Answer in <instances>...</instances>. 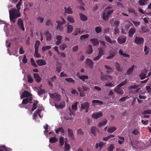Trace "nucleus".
I'll use <instances>...</instances> for the list:
<instances>
[{
  "label": "nucleus",
  "mask_w": 151,
  "mask_h": 151,
  "mask_svg": "<svg viewBox=\"0 0 151 151\" xmlns=\"http://www.w3.org/2000/svg\"><path fill=\"white\" fill-rule=\"evenodd\" d=\"M36 63L40 66L45 65L46 64L45 60L43 59L38 60L36 61Z\"/></svg>",
  "instance_id": "nucleus-19"
},
{
  "label": "nucleus",
  "mask_w": 151,
  "mask_h": 151,
  "mask_svg": "<svg viewBox=\"0 0 151 151\" xmlns=\"http://www.w3.org/2000/svg\"><path fill=\"white\" fill-rule=\"evenodd\" d=\"M115 64L116 69L117 71L119 72H122V69L120 67L119 64L117 62H116Z\"/></svg>",
  "instance_id": "nucleus-44"
},
{
  "label": "nucleus",
  "mask_w": 151,
  "mask_h": 151,
  "mask_svg": "<svg viewBox=\"0 0 151 151\" xmlns=\"http://www.w3.org/2000/svg\"><path fill=\"white\" fill-rule=\"evenodd\" d=\"M119 53L121 55H122L123 56V57H127V58H129L130 57V56L129 55H127L126 54L124 53L121 50H119Z\"/></svg>",
  "instance_id": "nucleus-48"
},
{
  "label": "nucleus",
  "mask_w": 151,
  "mask_h": 151,
  "mask_svg": "<svg viewBox=\"0 0 151 151\" xmlns=\"http://www.w3.org/2000/svg\"><path fill=\"white\" fill-rule=\"evenodd\" d=\"M65 105V103L64 102H61L58 105L56 104H55V106L58 109L63 108Z\"/></svg>",
  "instance_id": "nucleus-16"
},
{
  "label": "nucleus",
  "mask_w": 151,
  "mask_h": 151,
  "mask_svg": "<svg viewBox=\"0 0 151 151\" xmlns=\"http://www.w3.org/2000/svg\"><path fill=\"white\" fill-rule=\"evenodd\" d=\"M67 20L70 23L74 22L75 21L73 17L71 15H69L67 17Z\"/></svg>",
  "instance_id": "nucleus-39"
},
{
  "label": "nucleus",
  "mask_w": 151,
  "mask_h": 151,
  "mask_svg": "<svg viewBox=\"0 0 151 151\" xmlns=\"http://www.w3.org/2000/svg\"><path fill=\"white\" fill-rule=\"evenodd\" d=\"M38 101H35L33 103L32 105V108L31 110V111H32L37 108V104Z\"/></svg>",
  "instance_id": "nucleus-34"
},
{
  "label": "nucleus",
  "mask_w": 151,
  "mask_h": 151,
  "mask_svg": "<svg viewBox=\"0 0 151 151\" xmlns=\"http://www.w3.org/2000/svg\"><path fill=\"white\" fill-rule=\"evenodd\" d=\"M67 33H71L73 30V27L71 25H68L67 26Z\"/></svg>",
  "instance_id": "nucleus-29"
},
{
  "label": "nucleus",
  "mask_w": 151,
  "mask_h": 151,
  "mask_svg": "<svg viewBox=\"0 0 151 151\" xmlns=\"http://www.w3.org/2000/svg\"><path fill=\"white\" fill-rule=\"evenodd\" d=\"M135 32V29L134 28H130L129 32V36L130 37H132Z\"/></svg>",
  "instance_id": "nucleus-27"
},
{
  "label": "nucleus",
  "mask_w": 151,
  "mask_h": 151,
  "mask_svg": "<svg viewBox=\"0 0 151 151\" xmlns=\"http://www.w3.org/2000/svg\"><path fill=\"white\" fill-rule=\"evenodd\" d=\"M119 22L118 21H114L113 19H111L110 21V23L112 26H115V27H118Z\"/></svg>",
  "instance_id": "nucleus-14"
},
{
  "label": "nucleus",
  "mask_w": 151,
  "mask_h": 151,
  "mask_svg": "<svg viewBox=\"0 0 151 151\" xmlns=\"http://www.w3.org/2000/svg\"><path fill=\"white\" fill-rule=\"evenodd\" d=\"M85 62L87 66L91 68H93V63L90 59L88 58H87Z\"/></svg>",
  "instance_id": "nucleus-12"
},
{
  "label": "nucleus",
  "mask_w": 151,
  "mask_h": 151,
  "mask_svg": "<svg viewBox=\"0 0 151 151\" xmlns=\"http://www.w3.org/2000/svg\"><path fill=\"white\" fill-rule=\"evenodd\" d=\"M38 48H35V56L36 57H40L41 56L40 54L38 53Z\"/></svg>",
  "instance_id": "nucleus-49"
},
{
  "label": "nucleus",
  "mask_w": 151,
  "mask_h": 151,
  "mask_svg": "<svg viewBox=\"0 0 151 151\" xmlns=\"http://www.w3.org/2000/svg\"><path fill=\"white\" fill-rule=\"evenodd\" d=\"M89 36V35L88 34L83 35L80 36V39L81 40H84L88 39Z\"/></svg>",
  "instance_id": "nucleus-28"
},
{
  "label": "nucleus",
  "mask_w": 151,
  "mask_h": 151,
  "mask_svg": "<svg viewBox=\"0 0 151 151\" xmlns=\"http://www.w3.org/2000/svg\"><path fill=\"white\" fill-rule=\"evenodd\" d=\"M115 55V53L113 52L111 53L109 56L106 57V59H110L114 57Z\"/></svg>",
  "instance_id": "nucleus-57"
},
{
  "label": "nucleus",
  "mask_w": 151,
  "mask_h": 151,
  "mask_svg": "<svg viewBox=\"0 0 151 151\" xmlns=\"http://www.w3.org/2000/svg\"><path fill=\"white\" fill-rule=\"evenodd\" d=\"M68 136L72 138H73L74 137V135L72 130L68 128Z\"/></svg>",
  "instance_id": "nucleus-33"
},
{
  "label": "nucleus",
  "mask_w": 151,
  "mask_h": 151,
  "mask_svg": "<svg viewBox=\"0 0 151 151\" xmlns=\"http://www.w3.org/2000/svg\"><path fill=\"white\" fill-rule=\"evenodd\" d=\"M62 22H61L59 21L56 22V23L58 24V25L57 27V29L60 31H62L63 28L62 27V25L65 23V21L63 18L62 19Z\"/></svg>",
  "instance_id": "nucleus-8"
},
{
  "label": "nucleus",
  "mask_w": 151,
  "mask_h": 151,
  "mask_svg": "<svg viewBox=\"0 0 151 151\" xmlns=\"http://www.w3.org/2000/svg\"><path fill=\"white\" fill-rule=\"evenodd\" d=\"M62 38V37L60 35H58L56 36V39L57 41L56 42L57 45H59L61 43V40Z\"/></svg>",
  "instance_id": "nucleus-26"
},
{
  "label": "nucleus",
  "mask_w": 151,
  "mask_h": 151,
  "mask_svg": "<svg viewBox=\"0 0 151 151\" xmlns=\"http://www.w3.org/2000/svg\"><path fill=\"white\" fill-rule=\"evenodd\" d=\"M31 94L28 91H25L22 93L21 96V98L22 99L24 98H26L30 96Z\"/></svg>",
  "instance_id": "nucleus-15"
},
{
  "label": "nucleus",
  "mask_w": 151,
  "mask_h": 151,
  "mask_svg": "<svg viewBox=\"0 0 151 151\" xmlns=\"http://www.w3.org/2000/svg\"><path fill=\"white\" fill-rule=\"evenodd\" d=\"M32 4L30 3H26L24 6V11L26 12L28 11L29 9L32 6Z\"/></svg>",
  "instance_id": "nucleus-20"
},
{
  "label": "nucleus",
  "mask_w": 151,
  "mask_h": 151,
  "mask_svg": "<svg viewBox=\"0 0 151 151\" xmlns=\"http://www.w3.org/2000/svg\"><path fill=\"white\" fill-rule=\"evenodd\" d=\"M134 42L137 45H141L143 44L144 40L142 38L136 37Z\"/></svg>",
  "instance_id": "nucleus-9"
},
{
  "label": "nucleus",
  "mask_w": 151,
  "mask_h": 151,
  "mask_svg": "<svg viewBox=\"0 0 151 151\" xmlns=\"http://www.w3.org/2000/svg\"><path fill=\"white\" fill-rule=\"evenodd\" d=\"M134 67V66L133 65L132 66L131 68L128 69L127 71V74L129 75L131 74L133 71Z\"/></svg>",
  "instance_id": "nucleus-40"
},
{
  "label": "nucleus",
  "mask_w": 151,
  "mask_h": 151,
  "mask_svg": "<svg viewBox=\"0 0 151 151\" xmlns=\"http://www.w3.org/2000/svg\"><path fill=\"white\" fill-rule=\"evenodd\" d=\"M105 38L106 40L108 42H109L110 43H112L113 42H114V41H112L110 38V37L107 36H106L105 37Z\"/></svg>",
  "instance_id": "nucleus-59"
},
{
  "label": "nucleus",
  "mask_w": 151,
  "mask_h": 151,
  "mask_svg": "<svg viewBox=\"0 0 151 151\" xmlns=\"http://www.w3.org/2000/svg\"><path fill=\"white\" fill-rule=\"evenodd\" d=\"M32 100V98H30L29 99L28 98H26L23 99L22 104H26L28 103L29 102L30 103H31L32 102L31 101Z\"/></svg>",
  "instance_id": "nucleus-21"
},
{
  "label": "nucleus",
  "mask_w": 151,
  "mask_h": 151,
  "mask_svg": "<svg viewBox=\"0 0 151 151\" xmlns=\"http://www.w3.org/2000/svg\"><path fill=\"white\" fill-rule=\"evenodd\" d=\"M107 122V121L106 120L104 119L99 123L98 126L101 127L102 126L106 124Z\"/></svg>",
  "instance_id": "nucleus-38"
},
{
  "label": "nucleus",
  "mask_w": 151,
  "mask_h": 151,
  "mask_svg": "<svg viewBox=\"0 0 151 151\" xmlns=\"http://www.w3.org/2000/svg\"><path fill=\"white\" fill-rule=\"evenodd\" d=\"M95 31L97 33H99L102 31V28L100 26H97L96 27Z\"/></svg>",
  "instance_id": "nucleus-46"
},
{
  "label": "nucleus",
  "mask_w": 151,
  "mask_h": 151,
  "mask_svg": "<svg viewBox=\"0 0 151 151\" xmlns=\"http://www.w3.org/2000/svg\"><path fill=\"white\" fill-rule=\"evenodd\" d=\"M106 77H110V76L107 75H104L103 74L102 72L101 73V79L103 81H105L107 80Z\"/></svg>",
  "instance_id": "nucleus-32"
},
{
  "label": "nucleus",
  "mask_w": 151,
  "mask_h": 151,
  "mask_svg": "<svg viewBox=\"0 0 151 151\" xmlns=\"http://www.w3.org/2000/svg\"><path fill=\"white\" fill-rule=\"evenodd\" d=\"M57 139L55 137H51L49 140L50 142L51 143H54L57 141Z\"/></svg>",
  "instance_id": "nucleus-54"
},
{
  "label": "nucleus",
  "mask_w": 151,
  "mask_h": 151,
  "mask_svg": "<svg viewBox=\"0 0 151 151\" xmlns=\"http://www.w3.org/2000/svg\"><path fill=\"white\" fill-rule=\"evenodd\" d=\"M43 18L41 17H38L37 19V22L39 23H42L43 22Z\"/></svg>",
  "instance_id": "nucleus-58"
},
{
  "label": "nucleus",
  "mask_w": 151,
  "mask_h": 151,
  "mask_svg": "<svg viewBox=\"0 0 151 151\" xmlns=\"http://www.w3.org/2000/svg\"><path fill=\"white\" fill-rule=\"evenodd\" d=\"M64 8L65 12L69 14H72L73 13V12L70 6H68L67 7H65Z\"/></svg>",
  "instance_id": "nucleus-23"
},
{
  "label": "nucleus",
  "mask_w": 151,
  "mask_h": 151,
  "mask_svg": "<svg viewBox=\"0 0 151 151\" xmlns=\"http://www.w3.org/2000/svg\"><path fill=\"white\" fill-rule=\"evenodd\" d=\"M45 36L46 37V40L47 41L50 40L51 39V35L48 32H45L43 35L41 34V38L40 40L42 41L43 40V37Z\"/></svg>",
  "instance_id": "nucleus-6"
},
{
  "label": "nucleus",
  "mask_w": 151,
  "mask_h": 151,
  "mask_svg": "<svg viewBox=\"0 0 151 151\" xmlns=\"http://www.w3.org/2000/svg\"><path fill=\"white\" fill-rule=\"evenodd\" d=\"M104 145V144L102 142H100L99 143H97L96 145V149H98L99 147L100 149Z\"/></svg>",
  "instance_id": "nucleus-35"
},
{
  "label": "nucleus",
  "mask_w": 151,
  "mask_h": 151,
  "mask_svg": "<svg viewBox=\"0 0 151 151\" xmlns=\"http://www.w3.org/2000/svg\"><path fill=\"white\" fill-rule=\"evenodd\" d=\"M11 27L10 25L9 24H6L4 25V31L6 32V36H8L7 35V32L8 29L9 28H10Z\"/></svg>",
  "instance_id": "nucleus-50"
},
{
  "label": "nucleus",
  "mask_w": 151,
  "mask_h": 151,
  "mask_svg": "<svg viewBox=\"0 0 151 151\" xmlns=\"http://www.w3.org/2000/svg\"><path fill=\"white\" fill-rule=\"evenodd\" d=\"M17 25L18 28L21 29L23 31L25 30V28L24 27L23 22L22 20L19 19L17 21Z\"/></svg>",
  "instance_id": "nucleus-7"
},
{
  "label": "nucleus",
  "mask_w": 151,
  "mask_h": 151,
  "mask_svg": "<svg viewBox=\"0 0 151 151\" xmlns=\"http://www.w3.org/2000/svg\"><path fill=\"white\" fill-rule=\"evenodd\" d=\"M114 91L117 93L120 94L121 95H122L124 94V91L122 89H114Z\"/></svg>",
  "instance_id": "nucleus-45"
},
{
  "label": "nucleus",
  "mask_w": 151,
  "mask_h": 151,
  "mask_svg": "<svg viewBox=\"0 0 151 151\" xmlns=\"http://www.w3.org/2000/svg\"><path fill=\"white\" fill-rule=\"evenodd\" d=\"M28 82L30 83H32L33 82V78H31L30 76L29 75L27 76Z\"/></svg>",
  "instance_id": "nucleus-55"
},
{
  "label": "nucleus",
  "mask_w": 151,
  "mask_h": 151,
  "mask_svg": "<svg viewBox=\"0 0 151 151\" xmlns=\"http://www.w3.org/2000/svg\"><path fill=\"white\" fill-rule=\"evenodd\" d=\"M50 97L52 98L55 99V100L57 101H59L60 100V95L57 93H54L50 94Z\"/></svg>",
  "instance_id": "nucleus-10"
},
{
  "label": "nucleus",
  "mask_w": 151,
  "mask_h": 151,
  "mask_svg": "<svg viewBox=\"0 0 151 151\" xmlns=\"http://www.w3.org/2000/svg\"><path fill=\"white\" fill-rule=\"evenodd\" d=\"M80 19L82 21H85L88 18L86 16L82 13L80 14Z\"/></svg>",
  "instance_id": "nucleus-31"
},
{
  "label": "nucleus",
  "mask_w": 151,
  "mask_h": 151,
  "mask_svg": "<svg viewBox=\"0 0 151 151\" xmlns=\"http://www.w3.org/2000/svg\"><path fill=\"white\" fill-rule=\"evenodd\" d=\"M78 90L80 93V96L83 97L85 96V94L83 91L82 90L81 88L80 87H78L77 88Z\"/></svg>",
  "instance_id": "nucleus-36"
},
{
  "label": "nucleus",
  "mask_w": 151,
  "mask_h": 151,
  "mask_svg": "<svg viewBox=\"0 0 151 151\" xmlns=\"http://www.w3.org/2000/svg\"><path fill=\"white\" fill-rule=\"evenodd\" d=\"M65 151H68L70 148V145L68 144L65 143Z\"/></svg>",
  "instance_id": "nucleus-63"
},
{
  "label": "nucleus",
  "mask_w": 151,
  "mask_h": 151,
  "mask_svg": "<svg viewBox=\"0 0 151 151\" xmlns=\"http://www.w3.org/2000/svg\"><path fill=\"white\" fill-rule=\"evenodd\" d=\"M147 71L145 70H142L139 75V77L141 80L144 79L146 77Z\"/></svg>",
  "instance_id": "nucleus-18"
},
{
  "label": "nucleus",
  "mask_w": 151,
  "mask_h": 151,
  "mask_svg": "<svg viewBox=\"0 0 151 151\" xmlns=\"http://www.w3.org/2000/svg\"><path fill=\"white\" fill-rule=\"evenodd\" d=\"M59 132H60L61 133H63L65 132V131L62 127H60L57 129L55 131V132L56 134H58Z\"/></svg>",
  "instance_id": "nucleus-41"
},
{
  "label": "nucleus",
  "mask_w": 151,
  "mask_h": 151,
  "mask_svg": "<svg viewBox=\"0 0 151 151\" xmlns=\"http://www.w3.org/2000/svg\"><path fill=\"white\" fill-rule=\"evenodd\" d=\"M114 149V147L113 145L111 144L108 148L109 151H113Z\"/></svg>",
  "instance_id": "nucleus-64"
},
{
  "label": "nucleus",
  "mask_w": 151,
  "mask_h": 151,
  "mask_svg": "<svg viewBox=\"0 0 151 151\" xmlns=\"http://www.w3.org/2000/svg\"><path fill=\"white\" fill-rule=\"evenodd\" d=\"M98 50L99 51L98 55L101 56L104 54V50L103 49V48H99Z\"/></svg>",
  "instance_id": "nucleus-30"
},
{
  "label": "nucleus",
  "mask_w": 151,
  "mask_h": 151,
  "mask_svg": "<svg viewBox=\"0 0 151 151\" xmlns=\"http://www.w3.org/2000/svg\"><path fill=\"white\" fill-rule=\"evenodd\" d=\"M59 142L60 146H62L64 144V138L63 137H61L60 138Z\"/></svg>",
  "instance_id": "nucleus-56"
},
{
  "label": "nucleus",
  "mask_w": 151,
  "mask_h": 151,
  "mask_svg": "<svg viewBox=\"0 0 151 151\" xmlns=\"http://www.w3.org/2000/svg\"><path fill=\"white\" fill-rule=\"evenodd\" d=\"M141 32L142 33L147 32L149 30L148 29L147 27L144 26L141 27Z\"/></svg>",
  "instance_id": "nucleus-37"
},
{
  "label": "nucleus",
  "mask_w": 151,
  "mask_h": 151,
  "mask_svg": "<svg viewBox=\"0 0 151 151\" xmlns=\"http://www.w3.org/2000/svg\"><path fill=\"white\" fill-rule=\"evenodd\" d=\"M139 132L138 129H135L132 131V133L134 135H137L139 134Z\"/></svg>",
  "instance_id": "nucleus-62"
},
{
  "label": "nucleus",
  "mask_w": 151,
  "mask_h": 151,
  "mask_svg": "<svg viewBox=\"0 0 151 151\" xmlns=\"http://www.w3.org/2000/svg\"><path fill=\"white\" fill-rule=\"evenodd\" d=\"M92 102L93 103L99 104H103L102 101L97 100H93L92 101Z\"/></svg>",
  "instance_id": "nucleus-51"
},
{
  "label": "nucleus",
  "mask_w": 151,
  "mask_h": 151,
  "mask_svg": "<svg viewBox=\"0 0 151 151\" xmlns=\"http://www.w3.org/2000/svg\"><path fill=\"white\" fill-rule=\"evenodd\" d=\"M21 1L22 0H20L16 5L17 10L14 9H11L10 8L12 6H10L9 7L10 19L11 22L13 23L15 22L16 19L17 17L20 16V13L19 11L21 9Z\"/></svg>",
  "instance_id": "nucleus-1"
},
{
  "label": "nucleus",
  "mask_w": 151,
  "mask_h": 151,
  "mask_svg": "<svg viewBox=\"0 0 151 151\" xmlns=\"http://www.w3.org/2000/svg\"><path fill=\"white\" fill-rule=\"evenodd\" d=\"M81 32V29L80 28H78L75 29L72 33L73 35L76 36Z\"/></svg>",
  "instance_id": "nucleus-22"
},
{
  "label": "nucleus",
  "mask_w": 151,
  "mask_h": 151,
  "mask_svg": "<svg viewBox=\"0 0 151 151\" xmlns=\"http://www.w3.org/2000/svg\"><path fill=\"white\" fill-rule=\"evenodd\" d=\"M91 43L94 46H96L99 44L98 40L96 38L91 39L90 40Z\"/></svg>",
  "instance_id": "nucleus-17"
},
{
  "label": "nucleus",
  "mask_w": 151,
  "mask_h": 151,
  "mask_svg": "<svg viewBox=\"0 0 151 151\" xmlns=\"http://www.w3.org/2000/svg\"><path fill=\"white\" fill-rule=\"evenodd\" d=\"M77 104L78 102H76L75 103V104H73L72 106V109L70 108V107H69L68 108V110L69 111V114L71 116L72 114L73 115H75V113L74 111L73 110H74L75 111L77 109Z\"/></svg>",
  "instance_id": "nucleus-4"
},
{
  "label": "nucleus",
  "mask_w": 151,
  "mask_h": 151,
  "mask_svg": "<svg viewBox=\"0 0 151 151\" xmlns=\"http://www.w3.org/2000/svg\"><path fill=\"white\" fill-rule=\"evenodd\" d=\"M65 81L69 83H72L73 84H74L75 81L72 78H68L65 79Z\"/></svg>",
  "instance_id": "nucleus-53"
},
{
  "label": "nucleus",
  "mask_w": 151,
  "mask_h": 151,
  "mask_svg": "<svg viewBox=\"0 0 151 151\" xmlns=\"http://www.w3.org/2000/svg\"><path fill=\"white\" fill-rule=\"evenodd\" d=\"M111 6H108L105 9L102 15V18L104 20H108L110 16L114 11L113 10L111 9Z\"/></svg>",
  "instance_id": "nucleus-2"
},
{
  "label": "nucleus",
  "mask_w": 151,
  "mask_h": 151,
  "mask_svg": "<svg viewBox=\"0 0 151 151\" xmlns=\"http://www.w3.org/2000/svg\"><path fill=\"white\" fill-rule=\"evenodd\" d=\"M34 78L37 83H39L41 81V79L38 73H35L34 74Z\"/></svg>",
  "instance_id": "nucleus-25"
},
{
  "label": "nucleus",
  "mask_w": 151,
  "mask_h": 151,
  "mask_svg": "<svg viewBox=\"0 0 151 151\" xmlns=\"http://www.w3.org/2000/svg\"><path fill=\"white\" fill-rule=\"evenodd\" d=\"M151 113V110H147L144 111L142 113L143 114H150Z\"/></svg>",
  "instance_id": "nucleus-60"
},
{
  "label": "nucleus",
  "mask_w": 151,
  "mask_h": 151,
  "mask_svg": "<svg viewBox=\"0 0 151 151\" xmlns=\"http://www.w3.org/2000/svg\"><path fill=\"white\" fill-rule=\"evenodd\" d=\"M102 116V113L101 111L96 112L93 114L91 115L92 117L94 119H97Z\"/></svg>",
  "instance_id": "nucleus-11"
},
{
  "label": "nucleus",
  "mask_w": 151,
  "mask_h": 151,
  "mask_svg": "<svg viewBox=\"0 0 151 151\" xmlns=\"http://www.w3.org/2000/svg\"><path fill=\"white\" fill-rule=\"evenodd\" d=\"M90 104L88 102H85L83 103H82L81 104V109L85 110L86 113L88 112V109L89 108Z\"/></svg>",
  "instance_id": "nucleus-5"
},
{
  "label": "nucleus",
  "mask_w": 151,
  "mask_h": 151,
  "mask_svg": "<svg viewBox=\"0 0 151 151\" xmlns=\"http://www.w3.org/2000/svg\"><path fill=\"white\" fill-rule=\"evenodd\" d=\"M139 86V85L136 84H134L132 86H130L128 87V89L130 93H136L138 92L140 88H138Z\"/></svg>",
  "instance_id": "nucleus-3"
},
{
  "label": "nucleus",
  "mask_w": 151,
  "mask_h": 151,
  "mask_svg": "<svg viewBox=\"0 0 151 151\" xmlns=\"http://www.w3.org/2000/svg\"><path fill=\"white\" fill-rule=\"evenodd\" d=\"M46 25L47 26L52 25V21L50 19L47 20L46 22Z\"/></svg>",
  "instance_id": "nucleus-61"
},
{
  "label": "nucleus",
  "mask_w": 151,
  "mask_h": 151,
  "mask_svg": "<svg viewBox=\"0 0 151 151\" xmlns=\"http://www.w3.org/2000/svg\"><path fill=\"white\" fill-rule=\"evenodd\" d=\"M126 40V37L125 36H120L118 39L117 41L119 43L122 44Z\"/></svg>",
  "instance_id": "nucleus-13"
},
{
  "label": "nucleus",
  "mask_w": 151,
  "mask_h": 151,
  "mask_svg": "<svg viewBox=\"0 0 151 151\" xmlns=\"http://www.w3.org/2000/svg\"><path fill=\"white\" fill-rule=\"evenodd\" d=\"M116 129L115 127H109L107 131L109 133H112Z\"/></svg>",
  "instance_id": "nucleus-47"
},
{
  "label": "nucleus",
  "mask_w": 151,
  "mask_h": 151,
  "mask_svg": "<svg viewBox=\"0 0 151 151\" xmlns=\"http://www.w3.org/2000/svg\"><path fill=\"white\" fill-rule=\"evenodd\" d=\"M62 68V64L57 63V64L56 65V70L58 73H59L61 71Z\"/></svg>",
  "instance_id": "nucleus-24"
},
{
  "label": "nucleus",
  "mask_w": 151,
  "mask_h": 151,
  "mask_svg": "<svg viewBox=\"0 0 151 151\" xmlns=\"http://www.w3.org/2000/svg\"><path fill=\"white\" fill-rule=\"evenodd\" d=\"M97 130V129L95 126L92 127L91 129V133L95 136H96V132Z\"/></svg>",
  "instance_id": "nucleus-43"
},
{
  "label": "nucleus",
  "mask_w": 151,
  "mask_h": 151,
  "mask_svg": "<svg viewBox=\"0 0 151 151\" xmlns=\"http://www.w3.org/2000/svg\"><path fill=\"white\" fill-rule=\"evenodd\" d=\"M148 0H139V3L140 5H144L146 4Z\"/></svg>",
  "instance_id": "nucleus-42"
},
{
  "label": "nucleus",
  "mask_w": 151,
  "mask_h": 151,
  "mask_svg": "<svg viewBox=\"0 0 151 151\" xmlns=\"http://www.w3.org/2000/svg\"><path fill=\"white\" fill-rule=\"evenodd\" d=\"M79 78L82 81H84L85 79L88 78V76L86 75L82 76H79Z\"/></svg>",
  "instance_id": "nucleus-52"
}]
</instances>
